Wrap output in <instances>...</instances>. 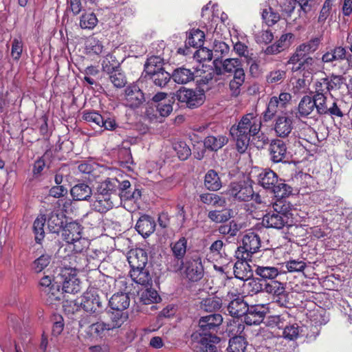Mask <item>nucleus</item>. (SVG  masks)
Instances as JSON below:
<instances>
[{
  "label": "nucleus",
  "mask_w": 352,
  "mask_h": 352,
  "mask_svg": "<svg viewBox=\"0 0 352 352\" xmlns=\"http://www.w3.org/2000/svg\"><path fill=\"white\" fill-rule=\"evenodd\" d=\"M81 305L85 311L89 313H98L102 309V301L94 289H90L84 293Z\"/></svg>",
  "instance_id": "15"
},
{
  "label": "nucleus",
  "mask_w": 352,
  "mask_h": 352,
  "mask_svg": "<svg viewBox=\"0 0 352 352\" xmlns=\"http://www.w3.org/2000/svg\"><path fill=\"white\" fill-rule=\"evenodd\" d=\"M320 39L314 38L310 41L300 44L297 49L305 56V57L311 53L316 52L319 46Z\"/></svg>",
  "instance_id": "47"
},
{
  "label": "nucleus",
  "mask_w": 352,
  "mask_h": 352,
  "mask_svg": "<svg viewBox=\"0 0 352 352\" xmlns=\"http://www.w3.org/2000/svg\"><path fill=\"white\" fill-rule=\"evenodd\" d=\"M321 69L320 63L316 59L311 56L305 57L298 65L293 66L292 69L293 72L298 70L307 71L310 74H316Z\"/></svg>",
  "instance_id": "28"
},
{
  "label": "nucleus",
  "mask_w": 352,
  "mask_h": 352,
  "mask_svg": "<svg viewBox=\"0 0 352 352\" xmlns=\"http://www.w3.org/2000/svg\"><path fill=\"white\" fill-rule=\"evenodd\" d=\"M85 46L86 50L89 53H93L95 54H100L104 48L102 43L94 36H91L87 38Z\"/></svg>",
  "instance_id": "51"
},
{
  "label": "nucleus",
  "mask_w": 352,
  "mask_h": 352,
  "mask_svg": "<svg viewBox=\"0 0 352 352\" xmlns=\"http://www.w3.org/2000/svg\"><path fill=\"white\" fill-rule=\"evenodd\" d=\"M177 100L190 109L197 108L204 102V94L201 91L182 87L175 94Z\"/></svg>",
  "instance_id": "11"
},
{
  "label": "nucleus",
  "mask_w": 352,
  "mask_h": 352,
  "mask_svg": "<svg viewBox=\"0 0 352 352\" xmlns=\"http://www.w3.org/2000/svg\"><path fill=\"white\" fill-rule=\"evenodd\" d=\"M316 99V111L320 116H329L332 118H342L344 113L342 110V101L329 94L320 96Z\"/></svg>",
  "instance_id": "5"
},
{
  "label": "nucleus",
  "mask_w": 352,
  "mask_h": 352,
  "mask_svg": "<svg viewBox=\"0 0 352 352\" xmlns=\"http://www.w3.org/2000/svg\"><path fill=\"white\" fill-rule=\"evenodd\" d=\"M238 258L240 260L234 264L230 263V267L232 268L235 278L243 280H249L253 276V267L250 264L252 258L250 260L242 259L241 254Z\"/></svg>",
  "instance_id": "18"
},
{
  "label": "nucleus",
  "mask_w": 352,
  "mask_h": 352,
  "mask_svg": "<svg viewBox=\"0 0 352 352\" xmlns=\"http://www.w3.org/2000/svg\"><path fill=\"white\" fill-rule=\"evenodd\" d=\"M285 290V288L284 284L277 280H273L267 283L264 287V291L265 292L277 296L283 295Z\"/></svg>",
  "instance_id": "50"
},
{
  "label": "nucleus",
  "mask_w": 352,
  "mask_h": 352,
  "mask_svg": "<svg viewBox=\"0 0 352 352\" xmlns=\"http://www.w3.org/2000/svg\"><path fill=\"white\" fill-rule=\"evenodd\" d=\"M261 127V120L256 112L244 115L236 126H232L230 129V134L240 133L248 136L256 135Z\"/></svg>",
  "instance_id": "4"
},
{
  "label": "nucleus",
  "mask_w": 352,
  "mask_h": 352,
  "mask_svg": "<svg viewBox=\"0 0 352 352\" xmlns=\"http://www.w3.org/2000/svg\"><path fill=\"white\" fill-rule=\"evenodd\" d=\"M314 95L313 96L314 98H318V97L320 96H327L329 95L328 93L330 92L329 87L327 82V77L322 78L320 79L317 80L314 82Z\"/></svg>",
  "instance_id": "44"
},
{
  "label": "nucleus",
  "mask_w": 352,
  "mask_h": 352,
  "mask_svg": "<svg viewBox=\"0 0 352 352\" xmlns=\"http://www.w3.org/2000/svg\"><path fill=\"white\" fill-rule=\"evenodd\" d=\"M98 23V19L94 13H85L80 16V26L82 29L91 30Z\"/></svg>",
  "instance_id": "49"
},
{
  "label": "nucleus",
  "mask_w": 352,
  "mask_h": 352,
  "mask_svg": "<svg viewBox=\"0 0 352 352\" xmlns=\"http://www.w3.org/2000/svg\"><path fill=\"white\" fill-rule=\"evenodd\" d=\"M95 200L93 201L94 208L100 212L104 213L118 205V198L117 194L113 197L103 196L100 195H94Z\"/></svg>",
  "instance_id": "20"
},
{
  "label": "nucleus",
  "mask_w": 352,
  "mask_h": 352,
  "mask_svg": "<svg viewBox=\"0 0 352 352\" xmlns=\"http://www.w3.org/2000/svg\"><path fill=\"white\" fill-rule=\"evenodd\" d=\"M327 82L330 91L340 89L344 83V78L340 75L332 74L327 77Z\"/></svg>",
  "instance_id": "63"
},
{
  "label": "nucleus",
  "mask_w": 352,
  "mask_h": 352,
  "mask_svg": "<svg viewBox=\"0 0 352 352\" xmlns=\"http://www.w3.org/2000/svg\"><path fill=\"white\" fill-rule=\"evenodd\" d=\"M282 201L276 202L274 206V210L267 212L263 218V224L267 228L281 229L289 225L290 213L285 211L281 206Z\"/></svg>",
  "instance_id": "6"
},
{
  "label": "nucleus",
  "mask_w": 352,
  "mask_h": 352,
  "mask_svg": "<svg viewBox=\"0 0 352 352\" xmlns=\"http://www.w3.org/2000/svg\"><path fill=\"white\" fill-rule=\"evenodd\" d=\"M102 66L104 72L110 74L119 69L120 63L114 56L109 54L102 60Z\"/></svg>",
  "instance_id": "45"
},
{
  "label": "nucleus",
  "mask_w": 352,
  "mask_h": 352,
  "mask_svg": "<svg viewBox=\"0 0 352 352\" xmlns=\"http://www.w3.org/2000/svg\"><path fill=\"white\" fill-rule=\"evenodd\" d=\"M155 108L160 116L162 117L168 116L173 111V106L170 100L157 103Z\"/></svg>",
  "instance_id": "64"
},
{
  "label": "nucleus",
  "mask_w": 352,
  "mask_h": 352,
  "mask_svg": "<svg viewBox=\"0 0 352 352\" xmlns=\"http://www.w3.org/2000/svg\"><path fill=\"white\" fill-rule=\"evenodd\" d=\"M156 223L153 217L149 215H142L138 220L135 229L143 237L146 238L154 232Z\"/></svg>",
  "instance_id": "22"
},
{
  "label": "nucleus",
  "mask_w": 352,
  "mask_h": 352,
  "mask_svg": "<svg viewBox=\"0 0 352 352\" xmlns=\"http://www.w3.org/2000/svg\"><path fill=\"white\" fill-rule=\"evenodd\" d=\"M245 287L250 295L258 294L264 290V287L258 278H252L245 285Z\"/></svg>",
  "instance_id": "62"
},
{
  "label": "nucleus",
  "mask_w": 352,
  "mask_h": 352,
  "mask_svg": "<svg viewBox=\"0 0 352 352\" xmlns=\"http://www.w3.org/2000/svg\"><path fill=\"white\" fill-rule=\"evenodd\" d=\"M120 185V181L116 178H107L99 183L96 188L97 195L103 196L113 197L114 194H118L117 190Z\"/></svg>",
  "instance_id": "23"
},
{
  "label": "nucleus",
  "mask_w": 352,
  "mask_h": 352,
  "mask_svg": "<svg viewBox=\"0 0 352 352\" xmlns=\"http://www.w3.org/2000/svg\"><path fill=\"white\" fill-rule=\"evenodd\" d=\"M81 226L76 222H69L65 224L62 230L63 239L67 243L74 244L76 251H80L81 248L76 245V243L82 240Z\"/></svg>",
  "instance_id": "13"
},
{
  "label": "nucleus",
  "mask_w": 352,
  "mask_h": 352,
  "mask_svg": "<svg viewBox=\"0 0 352 352\" xmlns=\"http://www.w3.org/2000/svg\"><path fill=\"white\" fill-rule=\"evenodd\" d=\"M260 247L261 240L258 235L253 232H248L243 237L242 245L238 248L237 257H239L241 254L242 259L250 260Z\"/></svg>",
  "instance_id": "9"
},
{
  "label": "nucleus",
  "mask_w": 352,
  "mask_h": 352,
  "mask_svg": "<svg viewBox=\"0 0 352 352\" xmlns=\"http://www.w3.org/2000/svg\"><path fill=\"white\" fill-rule=\"evenodd\" d=\"M140 300L143 304L149 305L157 303L160 300V297L155 289L148 288L142 292Z\"/></svg>",
  "instance_id": "46"
},
{
  "label": "nucleus",
  "mask_w": 352,
  "mask_h": 352,
  "mask_svg": "<svg viewBox=\"0 0 352 352\" xmlns=\"http://www.w3.org/2000/svg\"><path fill=\"white\" fill-rule=\"evenodd\" d=\"M236 140V146L237 151L241 153H243L248 148L250 140V136L240 134V133H235V134H230Z\"/></svg>",
  "instance_id": "52"
},
{
  "label": "nucleus",
  "mask_w": 352,
  "mask_h": 352,
  "mask_svg": "<svg viewBox=\"0 0 352 352\" xmlns=\"http://www.w3.org/2000/svg\"><path fill=\"white\" fill-rule=\"evenodd\" d=\"M221 67L226 72L234 73L235 74L239 69H243L241 67V61L238 58H228L224 60Z\"/></svg>",
  "instance_id": "54"
},
{
  "label": "nucleus",
  "mask_w": 352,
  "mask_h": 352,
  "mask_svg": "<svg viewBox=\"0 0 352 352\" xmlns=\"http://www.w3.org/2000/svg\"><path fill=\"white\" fill-rule=\"evenodd\" d=\"M292 95L287 92H282L277 96H272L267 104L266 110L263 113V119L265 122L271 120L278 112H282L289 104Z\"/></svg>",
  "instance_id": "10"
},
{
  "label": "nucleus",
  "mask_w": 352,
  "mask_h": 352,
  "mask_svg": "<svg viewBox=\"0 0 352 352\" xmlns=\"http://www.w3.org/2000/svg\"><path fill=\"white\" fill-rule=\"evenodd\" d=\"M174 149L175 150L178 157L181 160H186L191 155L190 148L184 142L176 143L174 146Z\"/></svg>",
  "instance_id": "59"
},
{
  "label": "nucleus",
  "mask_w": 352,
  "mask_h": 352,
  "mask_svg": "<svg viewBox=\"0 0 352 352\" xmlns=\"http://www.w3.org/2000/svg\"><path fill=\"white\" fill-rule=\"evenodd\" d=\"M221 216H226V214H229V211L228 210H221ZM240 229V226L234 221H228L226 219L224 221L223 219V217H221V246L223 245V239L228 243L234 242L236 238V235L238 231Z\"/></svg>",
  "instance_id": "16"
},
{
  "label": "nucleus",
  "mask_w": 352,
  "mask_h": 352,
  "mask_svg": "<svg viewBox=\"0 0 352 352\" xmlns=\"http://www.w3.org/2000/svg\"><path fill=\"white\" fill-rule=\"evenodd\" d=\"M286 78V72L276 69L272 71L266 76V80L269 84H279Z\"/></svg>",
  "instance_id": "56"
},
{
  "label": "nucleus",
  "mask_w": 352,
  "mask_h": 352,
  "mask_svg": "<svg viewBox=\"0 0 352 352\" xmlns=\"http://www.w3.org/2000/svg\"><path fill=\"white\" fill-rule=\"evenodd\" d=\"M265 307L264 305H254L248 306V310L243 316L244 322L248 325L259 324L264 319Z\"/></svg>",
  "instance_id": "19"
},
{
  "label": "nucleus",
  "mask_w": 352,
  "mask_h": 352,
  "mask_svg": "<svg viewBox=\"0 0 352 352\" xmlns=\"http://www.w3.org/2000/svg\"><path fill=\"white\" fill-rule=\"evenodd\" d=\"M185 263L183 261V258H178L177 256H173L170 258L167 268L169 271L173 272H179L182 275L184 270Z\"/></svg>",
  "instance_id": "55"
},
{
  "label": "nucleus",
  "mask_w": 352,
  "mask_h": 352,
  "mask_svg": "<svg viewBox=\"0 0 352 352\" xmlns=\"http://www.w3.org/2000/svg\"><path fill=\"white\" fill-rule=\"evenodd\" d=\"M194 58L198 62H204L211 60L212 58V52L206 47H199L194 53Z\"/></svg>",
  "instance_id": "61"
},
{
  "label": "nucleus",
  "mask_w": 352,
  "mask_h": 352,
  "mask_svg": "<svg viewBox=\"0 0 352 352\" xmlns=\"http://www.w3.org/2000/svg\"><path fill=\"white\" fill-rule=\"evenodd\" d=\"M109 317L110 318L109 322H107L109 324L111 330L119 328L122 324L126 320L128 315L126 312L120 310H113L109 313Z\"/></svg>",
  "instance_id": "36"
},
{
  "label": "nucleus",
  "mask_w": 352,
  "mask_h": 352,
  "mask_svg": "<svg viewBox=\"0 0 352 352\" xmlns=\"http://www.w3.org/2000/svg\"><path fill=\"white\" fill-rule=\"evenodd\" d=\"M148 76L153 83L160 87H165L171 78V75L165 70Z\"/></svg>",
  "instance_id": "48"
},
{
  "label": "nucleus",
  "mask_w": 352,
  "mask_h": 352,
  "mask_svg": "<svg viewBox=\"0 0 352 352\" xmlns=\"http://www.w3.org/2000/svg\"><path fill=\"white\" fill-rule=\"evenodd\" d=\"M258 183L265 189L271 190L276 197L283 198L289 193V186L278 182L277 175L272 170L265 169L258 175Z\"/></svg>",
  "instance_id": "3"
},
{
  "label": "nucleus",
  "mask_w": 352,
  "mask_h": 352,
  "mask_svg": "<svg viewBox=\"0 0 352 352\" xmlns=\"http://www.w3.org/2000/svg\"><path fill=\"white\" fill-rule=\"evenodd\" d=\"M261 14L263 21L268 26L274 25L280 19V14L277 12H274L270 5L261 6Z\"/></svg>",
  "instance_id": "34"
},
{
  "label": "nucleus",
  "mask_w": 352,
  "mask_h": 352,
  "mask_svg": "<svg viewBox=\"0 0 352 352\" xmlns=\"http://www.w3.org/2000/svg\"><path fill=\"white\" fill-rule=\"evenodd\" d=\"M204 269L201 260L199 258L187 260L182 276L186 277L189 280L197 281L203 276Z\"/></svg>",
  "instance_id": "14"
},
{
  "label": "nucleus",
  "mask_w": 352,
  "mask_h": 352,
  "mask_svg": "<svg viewBox=\"0 0 352 352\" xmlns=\"http://www.w3.org/2000/svg\"><path fill=\"white\" fill-rule=\"evenodd\" d=\"M270 152L271 160L273 162H281L286 157V145L283 141L280 140H274L270 144Z\"/></svg>",
  "instance_id": "27"
},
{
  "label": "nucleus",
  "mask_w": 352,
  "mask_h": 352,
  "mask_svg": "<svg viewBox=\"0 0 352 352\" xmlns=\"http://www.w3.org/2000/svg\"><path fill=\"white\" fill-rule=\"evenodd\" d=\"M46 221L45 215L38 216L33 224V230L35 234V240L37 242L42 241L45 236L44 226Z\"/></svg>",
  "instance_id": "43"
},
{
  "label": "nucleus",
  "mask_w": 352,
  "mask_h": 352,
  "mask_svg": "<svg viewBox=\"0 0 352 352\" xmlns=\"http://www.w3.org/2000/svg\"><path fill=\"white\" fill-rule=\"evenodd\" d=\"M109 78L113 85L117 88L123 87L126 82V78L120 69L109 74Z\"/></svg>",
  "instance_id": "60"
},
{
  "label": "nucleus",
  "mask_w": 352,
  "mask_h": 352,
  "mask_svg": "<svg viewBox=\"0 0 352 352\" xmlns=\"http://www.w3.org/2000/svg\"><path fill=\"white\" fill-rule=\"evenodd\" d=\"M109 305L113 310L124 311L130 304V298L126 293L114 294L109 300Z\"/></svg>",
  "instance_id": "29"
},
{
  "label": "nucleus",
  "mask_w": 352,
  "mask_h": 352,
  "mask_svg": "<svg viewBox=\"0 0 352 352\" xmlns=\"http://www.w3.org/2000/svg\"><path fill=\"white\" fill-rule=\"evenodd\" d=\"M47 226L52 233H58L65 226V216L58 211L51 212L47 217Z\"/></svg>",
  "instance_id": "25"
},
{
  "label": "nucleus",
  "mask_w": 352,
  "mask_h": 352,
  "mask_svg": "<svg viewBox=\"0 0 352 352\" xmlns=\"http://www.w3.org/2000/svg\"><path fill=\"white\" fill-rule=\"evenodd\" d=\"M299 334V326L297 324H292L284 328L282 338L283 340L285 338L289 340H294L298 337Z\"/></svg>",
  "instance_id": "58"
},
{
  "label": "nucleus",
  "mask_w": 352,
  "mask_h": 352,
  "mask_svg": "<svg viewBox=\"0 0 352 352\" xmlns=\"http://www.w3.org/2000/svg\"><path fill=\"white\" fill-rule=\"evenodd\" d=\"M226 195L234 200L248 201L253 195V189L245 182H233L230 184Z\"/></svg>",
  "instance_id": "12"
},
{
  "label": "nucleus",
  "mask_w": 352,
  "mask_h": 352,
  "mask_svg": "<svg viewBox=\"0 0 352 352\" xmlns=\"http://www.w3.org/2000/svg\"><path fill=\"white\" fill-rule=\"evenodd\" d=\"M256 267V274L261 276L263 279H274L280 274L278 268L272 266H263L254 265Z\"/></svg>",
  "instance_id": "38"
},
{
  "label": "nucleus",
  "mask_w": 352,
  "mask_h": 352,
  "mask_svg": "<svg viewBox=\"0 0 352 352\" xmlns=\"http://www.w3.org/2000/svg\"><path fill=\"white\" fill-rule=\"evenodd\" d=\"M244 329V325L239 324L235 321L230 323L228 327L227 331L229 336H233L230 339L229 345L227 348L228 352H244L247 347V342L243 336H237L241 334Z\"/></svg>",
  "instance_id": "8"
},
{
  "label": "nucleus",
  "mask_w": 352,
  "mask_h": 352,
  "mask_svg": "<svg viewBox=\"0 0 352 352\" xmlns=\"http://www.w3.org/2000/svg\"><path fill=\"white\" fill-rule=\"evenodd\" d=\"M259 352H285L283 347V338L280 336L267 338L259 346Z\"/></svg>",
  "instance_id": "24"
},
{
  "label": "nucleus",
  "mask_w": 352,
  "mask_h": 352,
  "mask_svg": "<svg viewBox=\"0 0 352 352\" xmlns=\"http://www.w3.org/2000/svg\"><path fill=\"white\" fill-rule=\"evenodd\" d=\"M144 101L143 92L136 85L127 87L125 89L126 105L131 108L138 107Z\"/></svg>",
  "instance_id": "21"
},
{
  "label": "nucleus",
  "mask_w": 352,
  "mask_h": 352,
  "mask_svg": "<svg viewBox=\"0 0 352 352\" xmlns=\"http://www.w3.org/2000/svg\"><path fill=\"white\" fill-rule=\"evenodd\" d=\"M274 129L278 137H287L293 129L292 117L287 112L278 115L275 119Z\"/></svg>",
  "instance_id": "17"
},
{
  "label": "nucleus",
  "mask_w": 352,
  "mask_h": 352,
  "mask_svg": "<svg viewBox=\"0 0 352 352\" xmlns=\"http://www.w3.org/2000/svg\"><path fill=\"white\" fill-rule=\"evenodd\" d=\"M204 38V32L199 30H192L186 40V47L190 46L194 48H199L203 45Z\"/></svg>",
  "instance_id": "39"
},
{
  "label": "nucleus",
  "mask_w": 352,
  "mask_h": 352,
  "mask_svg": "<svg viewBox=\"0 0 352 352\" xmlns=\"http://www.w3.org/2000/svg\"><path fill=\"white\" fill-rule=\"evenodd\" d=\"M164 60L157 56H153L148 58L144 64V72L146 76L155 74L160 72L164 71Z\"/></svg>",
  "instance_id": "33"
},
{
  "label": "nucleus",
  "mask_w": 352,
  "mask_h": 352,
  "mask_svg": "<svg viewBox=\"0 0 352 352\" xmlns=\"http://www.w3.org/2000/svg\"><path fill=\"white\" fill-rule=\"evenodd\" d=\"M220 326V315L218 314L202 316L199 321V327L203 332H194L191 339L194 347L199 349L201 352H217V348L213 343L219 342L218 337H214L212 340H209L210 334L217 332Z\"/></svg>",
  "instance_id": "1"
},
{
  "label": "nucleus",
  "mask_w": 352,
  "mask_h": 352,
  "mask_svg": "<svg viewBox=\"0 0 352 352\" xmlns=\"http://www.w3.org/2000/svg\"><path fill=\"white\" fill-rule=\"evenodd\" d=\"M51 255L48 254H43L36 259H35L31 265L32 270L35 273H39L45 269L51 262Z\"/></svg>",
  "instance_id": "42"
},
{
  "label": "nucleus",
  "mask_w": 352,
  "mask_h": 352,
  "mask_svg": "<svg viewBox=\"0 0 352 352\" xmlns=\"http://www.w3.org/2000/svg\"><path fill=\"white\" fill-rule=\"evenodd\" d=\"M245 80L243 69H239L234 74L233 78L230 81L229 87L232 96H237L241 91V87Z\"/></svg>",
  "instance_id": "37"
},
{
  "label": "nucleus",
  "mask_w": 352,
  "mask_h": 352,
  "mask_svg": "<svg viewBox=\"0 0 352 352\" xmlns=\"http://www.w3.org/2000/svg\"><path fill=\"white\" fill-rule=\"evenodd\" d=\"M210 14H211V19H210L211 26H214L215 29H217L219 21V6L217 4H214L210 6V3H209L202 8L201 15L203 17Z\"/></svg>",
  "instance_id": "40"
},
{
  "label": "nucleus",
  "mask_w": 352,
  "mask_h": 352,
  "mask_svg": "<svg viewBox=\"0 0 352 352\" xmlns=\"http://www.w3.org/2000/svg\"><path fill=\"white\" fill-rule=\"evenodd\" d=\"M70 192L73 199L78 201L87 200L92 195L91 188L85 183L76 184L72 188Z\"/></svg>",
  "instance_id": "31"
},
{
  "label": "nucleus",
  "mask_w": 352,
  "mask_h": 352,
  "mask_svg": "<svg viewBox=\"0 0 352 352\" xmlns=\"http://www.w3.org/2000/svg\"><path fill=\"white\" fill-rule=\"evenodd\" d=\"M217 172L210 170L205 176V186L210 190H218L220 189V181Z\"/></svg>",
  "instance_id": "41"
},
{
  "label": "nucleus",
  "mask_w": 352,
  "mask_h": 352,
  "mask_svg": "<svg viewBox=\"0 0 352 352\" xmlns=\"http://www.w3.org/2000/svg\"><path fill=\"white\" fill-rule=\"evenodd\" d=\"M171 78L177 84H186L195 80V74L190 69L180 67L174 69Z\"/></svg>",
  "instance_id": "30"
},
{
  "label": "nucleus",
  "mask_w": 352,
  "mask_h": 352,
  "mask_svg": "<svg viewBox=\"0 0 352 352\" xmlns=\"http://www.w3.org/2000/svg\"><path fill=\"white\" fill-rule=\"evenodd\" d=\"M285 267L289 272H302L307 267L302 260L292 259L285 263Z\"/></svg>",
  "instance_id": "57"
},
{
  "label": "nucleus",
  "mask_w": 352,
  "mask_h": 352,
  "mask_svg": "<svg viewBox=\"0 0 352 352\" xmlns=\"http://www.w3.org/2000/svg\"><path fill=\"white\" fill-rule=\"evenodd\" d=\"M316 109V99L313 96H304L298 105L297 116L306 118L310 115L314 109Z\"/></svg>",
  "instance_id": "26"
},
{
  "label": "nucleus",
  "mask_w": 352,
  "mask_h": 352,
  "mask_svg": "<svg viewBox=\"0 0 352 352\" xmlns=\"http://www.w3.org/2000/svg\"><path fill=\"white\" fill-rule=\"evenodd\" d=\"M224 290L227 295L223 297L221 305L227 306V310L230 316L236 318L243 316L248 310V305L241 296L238 289L232 286L231 278H228L224 284Z\"/></svg>",
  "instance_id": "2"
},
{
  "label": "nucleus",
  "mask_w": 352,
  "mask_h": 352,
  "mask_svg": "<svg viewBox=\"0 0 352 352\" xmlns=\"http://www.w3.org/2000/svg\"><path fill=\"white\" fill-rule=\"evenodd\" d=\"M130 276L132 280L140 285H147L151 282V276L147 269H131Z\"/></svg>",
  "instance_id": "35"
},
{
  "label": "nucleus",
  "mask_w": 352,
  "mask_h": 352,
  "mask_svg": "<svg viewBox=\"0 0 352 352\" xmlns=\"http://www.w3.org/2000/svg\"><path fill=\"white\" fill-rule=\"evenodd\" d=\"M76 270H81L80 267L75 266L71 269L65 268L57 276V283L62 285L63 292L76 294L80 291V281L76 277Z\"/></svg>",
  "instance_id": "7"
},
{
  "label": "nucleus",
  "mask_w": 352,
  "mask_h": 352,
  "mask_svg": "<svg viewBox=\"0 0 352 352\" xmlns=\"http://www.w3.org/2000/svg\"><path fill=\"white\" fill-rule=\"evenodd\" d=\"M128 261L131 269H142L145 267L148 257L143 250L139 249L129 256Z\"/></svg>",
  "instance_id": "32"
},
{
  "label": "nucleus",
  "mask_w": 352,
  "mask_h": 352,
  "mask_svg": "<svg viewBox=\"0 0 352 352\" xmlns=\"http://www.w3.org/2000/svg\"><path fill=\"white\" fill-rule=\"evenodd\" d=\"M187 240L184 237H182L172 246L171 250L174 256L178 258H184L186 252Z\"/></svg>",
  "instance_id": "53"
}]
</instances>
